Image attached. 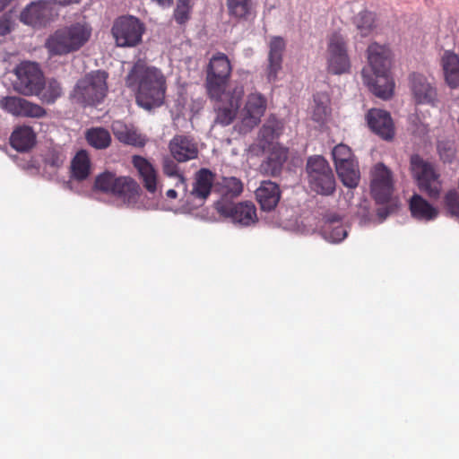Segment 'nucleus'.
<instances>
[{"label":"nucleus","mask_w":459,"mask_h":459,"mask_svg":"<svg viewBox=\"0 0 459 459\" xmlns=\"http://www.w3.org/2000/svg\"><path fill=\"white\" fill-rule=\"evenodd\" d=\"M166 195H167V197H169V198H170V199H175V198H177V196H178V193H177V191H176V190H174V189H169V190L167 191V193H166Z\"/></svg>","instance_id":"nucleus-45"},{"label":"nucleus","mask_w":459,"mask_h":459,"mask_svg":"<svg viewBox=\"0 0 459 459\" xmlns=\"http://www.w3.org/2000/svg\"><path fill=\"white\" fill-rule=\"evenodd\" d=\"M243 97L244 87L236 85L219 98H209L214 101L215 123L223 126L230 125L237 117Z\"/></svg>","instance_id":"nucleus-9"},{"label":"nucleus","mask_w":459,"mask_h":459,"mask_svg":"<svg viewBox=\"0 0 459 459\" xmlns=\"http://www.w3.org/2000/svg\"><path fill=\"white\" fill-rule=\"evenodd\" d=\"M58 16L52 0L30 2L20 13V21L34 28H43Z\"/></svg>","instance_id":"nucleus-11"},{"label":"nucleus","mask_w":459,"mask_h":459,"mask_svg":"<svg viewBox=\"0 0 459 459\" xmlns=\"http://www.w3.org/2000/svg\"><path fill=\"white\" fill-rule=\"evenodd\" d=\"M14 74L13 88L17 92L25 96H39L45 80L38 64L22 63L14 69Z\"/></svg>","instance_id":"nucleus-7"},{"label":"nucleus","mask_w":459,"mask_h":459,"mask_svg":"<svg viewBox=\"0 0 459 459\" xmlns=\"http://www.w3.org/2000/svg\"><path fill=\"white\" fill-rule=\"evenodd\" d=\"M329 98L325 94H316L314 96V108L312 118L314 121L323 123L326 120L331 113L329 107Z\"/></svg>","instance_id":"nucleus-37"},{"label":"nucleus","mask_w":459,"mask_h":459,"mask_svg":"<svg viewBox=\"0 0 459 459\" xmlns=\"http://www.w3.org/2000/svg\"><path fill=\"white\" fill-rule=\"evenodd\" d=\"M409 86L417 104H426L432 107L437 104V91L433 79H429L420 73H411L409 75Z\"/></svg>","instance_id":"nucleus-14"},{"label":"nucleus","mask_w":459,"mask_h":459,"mask_svg":"<svg viewBox=\"0 0 459 459\" xmlns=\"http://www.w3.org/2000/svg\"><path fill=\"white\" fill-rule=\"evenodd\" d=\"M307 184L311 191L323 196L335 193L336 180L328 161L321 155L309 156L306 163Z\"/></svg>","instance_id":"nucleus-4"},{"label":"nucleus","mask_w":459,"mask_h":459,"mask_svg":"<svg viewBox=\"0 0 459 459\" xmlns=\"http://www.w3.org/2000/svg\"><path fill=\"white\" fill-rule=\"evenodd\" d=\"M126 84L136 91V101L139 106L151 109L163 103L166 79L159 69L137 62L127 74Z\"/></svg>","instance_id":"nucleus-1"},{"label":"nucleus","mask_w":459,"mask_h":459,"mask_svg":"<svg viewBox=\"0 0 459 459\" xmlns=\"http://www.w3.org/2000/svg\"><path fill=\"white\" fill-rule=\"evenodd\" d=\"M411 164L420 189L430 198L438 197L441 191V183L438 178L439 176L433 167L417 155L411 157Z\"/></svg>","instance_id":"nucleus-12"},{"label":"nucleus","mask_w":459,"mask_h":459,"mask_svg":"<svg viewBox=\"0 0 459 459\" xmlns=\"http://www.w3.org/2000/svg\"><path fill=\"white\" fill-rule=\"evenodd\" d=\"M169 150L172 158L178 162H186L198 156L196 143L186 135H175L169 141Z\"/></svg>","instance_id":"nucleus-19"},{"label":"nucleus","mask_w":459,"mask_h":459,"mask_svg":"<svg viewBox=\"0 0 459 459\" xmlns=\"http://www.w3.org/2000/svg\"><path fill=\"white\" fill-rule=\"evenodd\" d=\"M411 216L419 221H431L437 216V210L419 195H413L410 200Z\"/></svg>","instance_id":"nucleus-32"},{"label":"nucleus","mask_w":459,"mask_h":459,"mask_svg":"<svg viewBox=\"0 0 459 459\" xmlns=\"http://www.w3.org/2000/svg\"><path fill=\"white\" fill-rule=\"evenodd\" d=\"M108 74L103 70L92 71L78 80L71 98L82 106H95L105 99L108 92Z\"/></svg>","instance_id":"nucleus-3"},{"label":"nucleus","mask_w":459,"mask_h":459,"mask_svg":"<svg viewBox=\"0 0 459 459\" xmlns=\"http://www.w3.org/2000/svg\"><path fill=\"white\" fill-rule=\"evenodd\" d=\"M111 129L115 137L120 143L137 147L145 145V138L133 126H128L117 120L112 123Z\"/></svg>","instance_id":"nucleus-26"},{"label":"nucleus","mask_w":459,"mask_h":459,"mask_svg":"<svg viewBox=\"0 0 459 459\" xmlns=\"http://www.w3.org/2000/svg\"><path fill=\"white\" fill-rule=\"evenodd\" d=\"M191 0H177V5L174 10V19L179 25H183L190 19L192 11Z\"/></svg>","instance_id":"nucleus-41"},{"label":"nucleus","mask_w":459,"mask_h":459,"mask_svg":"<svg viewBox=\"0 0 459 459\" xmlns=\"http://www.w3.org/2000/svg\"><path fill=\"white\" fill-rule=\"evenodd\" d=\"M91 33L92 28L88 22H73L51 33L45 48L51 56H66L80 50L90 40Z\"/></svg>","instance_id":"nucleus-2"},{"label":"nucleus","mask_w":459,"mask_h":459,"mask_svg":"<svg viewBox=\"0 0 459 459\" xmlns=\"http://www.w3.org/2000/svg\"><path fill=\"white\" fill-rule=\"evenodd\" d=\"M88 143L95 149L102 150L108 148L111 143L109 132L102 127L91 128L86 132Z\"/></svg>","instance_id":"nucleus-36"},{"label":"nucleus","mask_w":459,"mask_h":459,"mask_svg":"<svg viewBox=\"0 0 459 459\" xmlns=\"http://www.w3.org/2000/svg\"><path fill=\"white\" fill-rule=\"evenodd\" d=\"M336 172L342 184L350 188H354L359 182V170L356 160L335 166Z\"/></svg>","instance_id":"nucleus-34"},{"label":"nucleus","mask_w":459,"mask_h":459,"mask_svg":"<svg viewBox=\"0 0 459 459\" xmlns=\"http://www.w3.org/2000/svg\"><path fill=\"white\" fill-rule=\"evenodd\" d=\"M91 172V160L86 151H79L71 162L72 177L77 181L85 180Z\"/></svg>","instance_id":"nucleus-33"},{"label":"nucleus","mask_w":459,"mask_h":459,"mask_svg":"<svg viewBox=\"0 0 459 459\" xmlns=\"http://www.w3.org/2000/svg\"><path fill=\"white\" fill-rule=\"evenodd\" d=\"M65 160V156L62 152L52 150L49 151L45 158V162L47 165L52 168H59L63 165Z\"/></svg>","instance_id":"nucleus-42"},{"label":"nucleus","mask_w":459,"mask_h":459,"mask_svg":"<svg viewBox=\"0 0 459 459\" xmlns=\"http://www.w3.org/2000/svg\"><path fill=\"white\" fill-rule=\"evenodd\" d=\"M266 105V99L261 93L249 94L243 109V122L250 127L258 125L265 112Z\"/></svg>","instance_id":"nucleus-21"},{"label":"nucleus","mask_w":459,"mask_h":459,"mask_svg":"<svg viewBox=\"0 0 459 459\" xmlns=\"http://www.w3.org/2000/svg\"><path fill=\"white\" fill-rule=\"evenodd\" d=\"M368 61L373 74L389 72L391 56L389 48L385 45L372 43L368 48Z\"/></svg>","instance_id":"nucleus-22"},{"label":"nucleus","mask_w":459,"mask_h":459,"mask_svg":"<svg viewBox=\"0 0 459 459\" xmlns=\"http://www.w3.org/2000/svg\"><path fill=\"white\" fill-rule=\"evenodd\" d=\"M326 61L327 71L332 74L341 75L351 72L347 41L339 32H333L328 38Z\"/></svg>","instance_id":"nucleus-8"},{"label":"nucleus","mask_w":459,"mask_h":459,"mask_svg":"<svg viewBox=\"0 0 459 459\" xmlns=\"http://www.w3.org/2000/svg\"><path fill=\"white\" fill-rule=\"evenodd\" d=\"M287 159L288 150L286 148L273 146L260 165L261 173L272 177L279 176Z\"/></svg>","instance_id":"nucleus-24"},{"label":"nucleus","mask_w":459,"mask_h":459,"mask_svg":"<svg viewBox=\"0 0 459 459\" xmlns=\"http://www.w3.org/2000/svg\"><path fill=\"white\" fill-rule=\"evenodd\" d=\"M261 209L270 212L278 204L281 197L279 186L272 181H264L255 191Z\"/></svg>","instance_id":"nucleus-25"},{"label":"nucleus","mask_w":459,"mask_h":459,"mask_svg":"<svg viewBox=\"0 0 459 459\" xmlns=\"http://www.w3.org/2000/svg\"><path fill=\"white\" fill-rule=\"evenodd\" d=\"M12 30V21L11 18L4 14L0 16V36H5Z\"/></svg>","instance_id":"nucleus-43"},{"label":"nucleus","mask_w":459,"mask_h":459,"mask_svg":"<svg viewBox=\"0 0 459 459\" xmlns=\"http://www.w3.org/2000/svg\"><path fill=\"white\" fill-rule=\"evenodd\" d=\"M214 191L221 195L236 197L243 192V183L236 177H222L214 184Z\"/></svg>","instance_id":"nucleus-35"},{"label":"nucleus","mask_w":459,"mask_h":459,"mask_svg":"<svg viewBox=\"0 0 459 459\" xmlns=\"http://www.w3.org/2000/svg\"><path fill=\"white\" fill-rule=\"evenodd\" d=\"M215 208L221 215L230 218L234 223L241 226H249L257 221L256 209L251 202L238 204L217 202Z\"/></svg>","instance_id":"nucleus-15"},{"label":"nucleus","mask_w":459,"mask_h":459,"mask_svg":"<svg viewBox=\"0 0 459 459\" xmlns=\"http://www.w3.org/2000/svg\"><path fill=\"white\" fill-rule=\"evenodd\" d=\"M441 65L446 83L451 88L459 87V57L451 51H446Z\"/></svg>","instance_id":"nucleus-31"},{"label":"nucleus","mask_w":459,"mask_h":459,"mask_svg":"<svg viewBox=\"0 0 459 459\" xmlns=\"http://www.w3.org/2000/svg\"><path fill=\"white\" fill-rule=\"evenodd\" d=\"M62 94V87L60 83L55 80H49L48 83L43 85V89L39 94V98L43 102L48 104L54 103Z\"/></svg>","instance_id":"nucleus-39"},{"label":"nucleus","mask_w":459,"mask_h":459,"mask_svg":"<svg viewBox=\"0 0 459 459\" xmlns=\"http://www.w3.org/2000/svg\"><path fill=\"white\" fill-rule=\"evenodd\" d=\"M55 5H59L62 7L73 5V4H78L82 0H52Z\"/></svg>","instance_id":"nucleus-44"},{"label":"nucleus","mask_w":459,"mask_h":459,"mask_svg":"<svg viewBox=\"0 0 459 459\" xmlns=\"http://www.w3.org/2000/svg\"><path fill=\"white\" fill-rule=\"evenodd\" d=\"M370 192L377 204H386L394 192L391 170L383 163L376 164L371 170Z\"/></svg>","instance_id":"nucleus-13"},{"label":"nucleus","mask_w":459,"mask_h":459,"mask_svg":"<svg viewBox=\"0 0 459 459\" xmlns=\"http://www.w3.org/2000/svg\"><path fill=\"white\" fill-rule=\"evenodd\" d=\"M94 189L134 203L139 196L140 186L130 177H117L115 173L104 171L96 177Z\"/></svg>","instance_id":"nucleus-6"},{"label":"nucleus","mask_w":459,"mask_h":459,"mask_svg":"<svg viewBox=\"0 0 459 459\" xmlns=\"http://www.w3.org/2000/svg\"><path fill=\"white\" fill-rule=\"evenodd\" d=\"M228 16L235 22L249 20L255 11L253 0H226Z\"/></svg>","instance_id":"nucleus-30"},{"label":"nucleus","mask_w":459,"mask_h":459,"mask_svg":"<svg viewBox=\"0 0 459 459\" xmlns=\"http://www.w3.org/2000/svg\"><path fill=\"white\" fill-rule=\"evenodd\" d=\"M215 177V173L209 169H200L195 175L192 195L199 199H206L214 189Z\"/></svg>","instance_id":"nucleus-27"},{"label":"nucleus","mask_w":459,"mask_h":459,"mask_svg":"<svg viewBox=\"0 0 459 459\" xmlns=\"http://www.w3.org/2000/svg\"><path fill=\"white\" fill-rule=\"evenodd\" d=\"M162 171L164 175H166L167 177L175 178L178 179L175 185L177 187H179L181 186L184 189L186 188V178L179 171V167L173 158L168 156L163 158Z\"/></svg>","instance_id":"nucleus-38"},{"label":"nucleus","mask_w":459,"mask_h":459,"mask_svg":"<svg viewBox=\"0 0 459 459\" xmlns=\"http://www.w3.org/2000/svg\"><path fill=\"white\" fill-rule=\"evenodd\" d=\"M332 155L335 166L356 160L351 149L343 143L337 144L333 149Z\"/></svg>","instance_id":"nucleus-40"},{"label":"nucleus","mask_w":459,"mask_h":459,"mask_svg":"<svg viewBox=\"0 0 459 459\" xmlns=\"http://www.w3.org/2000/svg\"><path fill=\"white\" fill-rule=\"evenodd\" d=\"M231 73L232 65L226 54L218 52L212 56L206 68L204 83L209 98H219L228 91Z\"/></svg>","instance_id":"nucleus-5"},{"label":"nucleus","mask_w":459,"mask_h":459,"mask_svg":"<svg viewBox=\"0 0 459 459\" xmlns=\"http://www.w3.org/2000/svg\"><path fill=\"white\" fill-rule=\"evenodd\" d=\"M321 234L329 242L338 243L347 236V230L342 225L341 217L332 214L326 217L321 227Z\"/></svg>","instance_id":"nucleus-29"},{"label":"nucleus","mask_w":459,"mask_h":459,"mask_svg":"<svg viewBox=\"0 0 459 459\" xmlns=\"http://www.w3.org/2000/svg\"><path fill=\"white\" fill-rule=\"evenodd\" d=\"M0 108L14 117L41 118L47 114L41 106L17 96L3 97Z\"/></svg>","instance_id":"nucleus-16"},{"label":"nucleus","mask_w":459,"mask_h":459,"mask_svg":"<svg viewBox=\"0 0 459 459\" xmlns=\"http://www.w3.org/2000/svg\"><path fill=\"white\" fill-rule=\"evenodd\" d=\"M369 128L384 140H391L394 135L393 119L387 111L373 108L367 114Z\"/></svg>","instance_id":"nucleus-18"},{"label":"nucleus","mask_w":459,"mask_h":459,"mask_svg":"<svg viewBox=\"0 0 459 459\" xmlns=\"http://www.w3.org/2000/svg\"><path fill=\"white\" fill-rule=\"evenodd\" d=\"M285 47V41L281 37H273L270 40L266 68V77L269 82H274L277 80L278 74L282 68Z\"/></svg>","instance_id":"nucleus-20"},{"label":"nucleus","mask_w":459,"mask_h":459,"mask_svg":"<svg viewBox=\"0 0 459 459\" xmlns=\"http://www.w3.org/2000/svg\"><path fill=\"white\" fill-rule=\"evenodd\" d=\"M143 24L134 16L118 17L113 23L111 32L118 47H134L142 40Z\"/></svg>","instance_id":"nucleus-10"},{"label":"nucleus","mask_w":459,"mask_h":459,"mask_svg":"<svg viewBox=\"0 0 459 459\" xmlns=\"http://www.w3.org/2000/svg\"><path fill=\"white\" fill-rule=\"evenodd\" d=\"M36 134L31 126H21L16 127L11 136V146L20 152H28L36 144Z\"/></svg>","instance_id":"nucleus-28"},{"label":"nucleus","mask_w":459,"mask_h":459,"mask_svg":"<svg viewBox=\"0 0 459 459\" xmlns=\"http://www.w3.org/2000/svg\"><path fill=\"white\" fill-rule=\"evenodd\" d=\"M363 82L370 91L383 100H388L393 96L394 82L389 72L370 74L368 68L361 71Z\"/></svg>","instance_id":"nucleus-17"},{"label":"nucleus","mask_w":459,"mask_h":459,"mask_svg":"<svg viewBox=\"0 0 459 459\" xmlns=\"http://www.w3.org/2000/svg\"><path fill=\"white\" fill-rule=\"evenodd\" d=\"M132 163L138 171L145 189L154 194L158 189V173L154 166L140 155H134Z\"/></svg>","instance_id":"nucleus-23"}]
</instances>
